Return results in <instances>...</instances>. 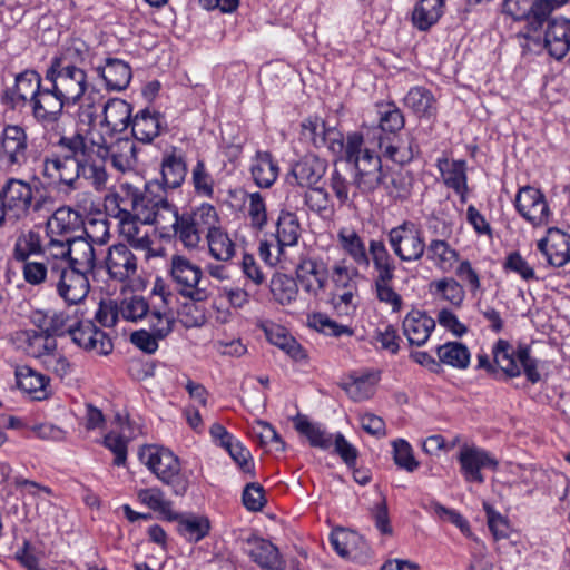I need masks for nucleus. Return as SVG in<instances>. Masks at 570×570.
<instances>
[{
  "label": "nucleus",
  "mask_w": 570,
  "mask_h": 570,
  "mask_svg": "<svg viewBox=\"0 0 570 570\" xmlns=\"http://www.w3.org/2000/svg\"><path fill=\"white\" fill-rule=\"evenodd\" d=\"M159 237L166 242H180L187 249H195L199 246L202 238L189 220V216L179 212L174 205L167 216L160 219L158 227Z\"/></svg>",
  "instance_id": "4468645a"
},
{
  "label": "nucleus",
  "mask_w": 570,
  "mask_h": 570,
  "mask_svg": "<svg viewBox=\"0 0 570 570\" xmlns=\"http://www.w3.org/2000/svg\"><path fill=\"white\" fill-rule=\"evenodd\" d=\"M81 215L70 207L58 208L47 222V234L49 237H63L73 239L78 237L77 232L82 228Z\"/></svg>",
  "instance_id": "bb28decb"
},
{
  "label": "nucleus",
  "mask_w": 570,
  "mask_h": 570,
  "mask_svg": "<svg viewBox=\"0 0 570 570\" xmlns=\"http://www.w3.org/2000/svg\"><path fill=\"white\" fill-rule=\"evenodd\" d=\"M543 43L551 57L563 59L570 51V19L559 17L549 20Z\"/></svg>",
  "instance_id": "b1692460"
},
{
  "label": "nucleus",
  "mask_w": 570,
  "mask_h": 570,
  "mask_svg": "<svg viewBox=\"0 0 570 570\" xmlns=\"http://www.w3.org/2000/svg\"><path fill=\"white\" fill-rule=\"evenodd\" d=\"M178 530L189 542H198L208 535L210 522L206 517H181L178 518Z\"/></svg>",
  "instance_id": "5fc2aeb1"
},
{
  "label": "nucleus",
  "mask_w": 570,
  "mask_h": 570,
  "mask_svg": "<svg viewBox=\"0 0 570 570\" xmlns=\"http://www.w3.org/2000/svg\"><path fill=\"white\" fill-rule=\"evenodd\" d=\"M514 206L520 216L533 227L547 226L551 222L552 212L544 194L538 188L521 187L517 193Z\"/></svg>",
  "instance_id": "2eb2a0df"
},
{
  "label": "nucleus",
  "mask_w": 570,
  "mask_h": 570,
  "mask_svg": "<svg viewBox=\"0 0 570 570\" xmlns=\"http://www.w3.org/2000/svg\"><path fill=\"white\" fill-rule=\"evenodd\" d=\"M169 275L178 293L194 302H204L209 297L206 287H202L203 271L184 255L175 254L170 257Z\"/></svg>",
  "instance_id": "9d476101"
},
{
  "label": "nucleus",
  "mask_w": 570,
  "mask_h": 570,
  "mask_svg": "<svg viewBox=\"0 0 570 570\" xmlns=\"http://www.w3.org/2000/svg\"><path fill=\"white\" fill-rule=\"evenodd\" d=\"M570 0H531V10L527 18V28L529 31H537L542 24L548 21L551 11L554 8L568 3Z\"/></svg>",
  "instance_id": "6e6d98bb"
},
{
  "label": "nucleus",
  "mask_w": 570,
  "mask_h": 570,
  "mask_svg": "<svg viewBox=\"0 0 570 570\" xmlns=\"http://www.w3.org/2000/svg\"><path fill=\"white\" fill-rule=\"evenodd\" d=\"M436 355L440 363L459 370L468 368L471 357L469 348L461 342H446L439 345Z\"/></svg>",
  "instance_id": "de8ad7c7"
},
{
  "label": "nucleus",
  "mask_w": 570,
  "mask_h": 570,
  "mask_svg": "<svg viewBox=\"0 0 570 570\" xmlns=\"http://www.w3.org/2000/svg\"><path fill=\"white\" fill-rule=\"evenodd\" d=\"M145 320H147L149 331L154 333L156 337H166L173 331L175 322L170 312H161L157 308L149 309Z\"/></svg>",
  "instance_id": "338daca9"
},
{
  "label": "nucleus",
  "mask_w": 570,
  "mask_h": 570,
  "mask_svg": "<svg viewBox=\"0 0 570 570\" xmlns=\"http://www.w3.org/2000/svg\"><path fill=\"white\" fill-rule=\"evenodd\" d=\"M139 460L176 497H184L190 485L189 474L181 470L179 458L169 449L145 445L139 450Z\"/></svg>",
  "instance_id": "20e7f679"
},
{
  "label": "nucleus",
  "mask_w": 570,
  "mask_h": 570,
  "mask_svg": "<svg viewBox=\"0 0 570 570\" xmlns=\"http://www.w3.org/2000/svg\"><path fill=\"white\" fill-rule=\"evenodd\" d=\"M342 249L357 265L367 268L370 266V248L355 230H341L337 235Z\"/></svg>",
  "instance_id": "a19ab883"
},
{
  "label": "nucleus",
  "mask_w": 570,
  "mask_h": 570,
  "mask_svg": "<svg viewBox=\"0 0 570 570\" xmlns=\"http://www.w3.org/2000/svg\"><path fill=\"white\" fill-rule=\"evenodd\" d=\"M69 336L76 345L97 355L106 356L114 350L111 338L90 320L77 318V324L73 325Z\"/></svg>",
  "instance_id": "a211bd4d"
},
{
  "label": "nucleus",
  "mask_w": 570,
  "mask_h": 570,
  "mask_svg": "<svg viewBox=\"0 0 570 570\" xmlns=\"http://www.w3.org/2000/svg\"><path fill=\"white\" fill-rule=\"evenodd\" d=\"M381 186L392 198L406 200L412 193L413 175L407 170L385 171Z\"/></svg>",
  "instance_id": "ea45409f"
},
{
  "label": "nucleus",
  "mask_w": 570,
  "mask_h": 570,
  "mask_svg": "<svg viewBox=\"0 0 570 570\" xmlns=\"http://www.w3.org/2000/svg\"><path fill=\"white\" fill-rule=\"evenodd\" d=\"M77 314L70 313L69 311H51L49 326L46 327L45 332L48 336L56 340V337H62L70 335L73 325L77 324Z\"/></svg>",
  "instance_id": "4d7b16f0"
},
{
  "label": "nucleus",
  "mask_w": 570,
  "mask_h": 570,
  "mask_svg": "<svg viewBox=\"0 0 570 570\" xmlns=\"http://www.w3.org/2000/svg\"><path fill=\"white\" fill-rule=\"evenodd\" d=\"M493 363L487 354L478 355V367L485 370L497 377L499 370L509 379L518 377L523 373L531 384L541 380L539 360L531 355V347L520 343L517 347L505 340H498L492 347Z\"/></svg>",
  "instance_id": "f03ea898"
},
{
  "label": "nucleus",
  "mask_w": 570,
  "mask_h": 570,
  "mask_svg": "<svg viewBox=\"0 0 570 570\" xmlns=\"http://www.w3.org/2000/svg\"><path fill=\"white\" fill-rule=\"evenodd\" d=\"M425 249L428 258L435 262L441 268L445 265H451L452 262L459 258V253L445 240L433 239L428 246L425 245Z\"/></svg>",
  "instance_id": "e2e57ef3"
},
{
  "label": "nucleus",
  "mask_w": 570,
  "mask_h": 570,
  "mask_svg": "<svg viewBox=\"0 0 570 570\" xmlns=\"http://www.w3.org/2000/svg\"><path fill=\"white\" fill-rule=\"evenodd\" d=\"M429 291L432 295L441 297L455 307H460L465 297L463 286L453 277L432 281L429 284Z\"/></svg>",
  "instance_id": "09e8293b"
},
{
  "label": "nucleus",
  "mask_w": 570,
  "mask_h": 570,
  "mask_svg": "<svg viewBox=\"0 0 570 570\" xmlns=\"http://www.w3.org/2000/svg\"><path fill=\"white\" fill-rule=\"evenodd\" d=\"M293 422L295 430L308 440L311 446L324 451L333 446L335 434L323 429L321 424L313 423L305 415L301 414H297Z\"/></svg>",
  "instance_id": "e433bc0d"
},
{
  "label": "nucleus",
  "mask_w": 570,
  "mask_h": 570,
  "mask_svg": "<svg viewBox=\"0 0 570 570\" xmlns=\"http://www.w3.org/2000/svg\"><path fill=\"white\" fill-rule=\"evenodd\" d=\"M301 225L296 214L282 210L277 219V243L284 246L296 245L299 238Z\"/></svg>",
  "instance_id": "3c124183"
},
{
  "label": "nucleus",
  "mask_w": 570,
  "mask_h": 570,
  "mask_svg": "<svg viewBox=\"0 0 570 570\" xmlns=\"http://www.w3.org/2000/svg\"><path fill=\"white\" fill-rule=\"evenodd\" d=\"M138 499L150 510L158 512L164 520L175 521L179 518V513L173 510V502L165 499L164 492L158 488L139 490Z\"/></svg>",
  "instance_id": "c03bdc74"
},
{
  "label": "nucleus",
  "mask_w": 570,
  "mask_h": 570,
  "mask_svg": "<svg viewBox=\"0 0 570 570\" xmlns=\"http://www.w3.org/2000/svg\"><path fill=\"white\" fill-rule=\"evenodd\" d=\"M191 184L196 195L207 198L214 197V178L203 159H198L191 169Z\"/></svg>",
  "instance_id": "bf43d9fd"
},
{
  "label": "nucleus",
  "mask_w": 570,
  "mask_h": 570,
  "mask_svg": "<svg viewBox=\"0 0 570 570\" xmlns=\"http://www.w3.org/2000/svg\"><path fill=\"white\" fill-rule=\"evenodd\" d=\"M327 167L326 159L315 154H306L292 165L287 174V183L306 189L317 186L325 176Z\"/></svg>",
  "instance_id": "6ab92c4d"
},
{
  "label": "nucleus",
  "mask_w": 570,
  "mask_h": 570,
  "mask_svg": "<svg viewBox=\"0 0 570 570\" xmlns=\"http://www.w3.org/2000/svg\"><path fill=\"white\" fill-rule=\"evenodd\" d=\"M246 554L263 570L285 569V560L282 558L278 548L271 541L253 535L246 540Z\"/></svg>",
  "instance_id": "5701e85b"
},
{
  "label": "nucleus",
  "mask_w": 570,
  "mask_h": 570,
  "mask_svg": "<svg viewBox=\"0 0 570 570\" xmlns=\"http://www.w3.org/2000/svg\"><path fill=\"white\" fill-rule=\"evenodd\" d=\"M250 174L259 188H269L278 177L279 167L269 151L258 150L252 160Z\"/></svg>",
  "instance_id": "f704fd0d"
},
{
  "label": "nucleus",
  "mask_w": 570,
  "mask_h": 570,
  "mask_svg": "<svg viewBox=\"0 0 570 570\" xmlns=\"http://www.w3.org/2000/svg\"><path fill=\"white\" fill-rule=\"evenodd\" d=\"M109 158L118 171L132 170L138 163L135 141L125 137L108 145L104 138L95 141L79 131L62 135L43 157L41 176L63 190H77L81 178L96 190H102L109 178Z\"/></svg>",
  "instance_id": "f257e3e1"
},
{
  "label": "nucleus",
  "mask_w": 570,
  "mask_h": 570,
  "mask_svg": "<svg viewBox=\"0 0 570 570\" xmlns=\"http://www.w3.org/2000/svg\"><path fill=\"white\" fill-rule=\"evenodd\" d=\"M131 200L132 214L139 223L155 225L156 229L161 217L165 218L175 205L168 200L167 191L157 179L146 183L142 191L135 187Z\"/></svg>",
  "instance_id": "0eeeda50"
},
{
  "label": "nucleus",
  "mask_w": 570,
  "mask_h": 570,
  "mask_svg": "<svg viewBox=\"0 0 570 570\" xmlns=\"http://www.w3.org/2000/svg\"><path fill=\"white\" fill-rule=\"evenodd\" d=\"M304 204L321 218H330L334 214V204L324 186L307 188L304 193Z\"/></svg>",
  "instance_id": "8fccbe9b"
},
{
  "label": "nucleus",
  "mask_w": 570,
  "mask_h": 570,
  "mask_svg": "<svg viewBox=\"0 0 570 570\" xmlns=\"http://www.w3.org/2000/svg\"><path fill=\"white\" fill-rule=\"evenodd\" d=\"M402 327L410 345L422 346L435 328V321L425 312L413 309L403 320Z\"/></svg>",
  "instance_id": "c756f323"
},
{
  "label": "nucleus",
  "mask_w": 570,
  "mask_h": 570,
  "mask_svg": "<svg viewBox=\"0 0 570 570\" xmlns=\"http://www.w3.org/2000/svg\"><path fill=\"white\" fill-rule=\"evenodd\" d=\"M110 278L126 282L137 272V257L125 244H116L109 247L105 261Z\"/></svg>",
  "instance_id": "4be33fe9"
},
{
  "label": "nucleus",
  "mask_w": 570,
  "mask_h": 570,
  "mask_svg": "<svg viewBox=\"0 0 570 570\" xmlns=\"http://www.w3.org/2000/svg\"><path fill=\"white\" fill-rule=\"evenodd\" d=\"M43 248L40 234L30 229L17 237L13 247V258L17 262H26L33 255H43Z\"/></svg>",
  "instance_id": "603ef678"
},
{
  "label": "nucleus",
  "mask_w": 570,
  "mask_h": 570,
  "mask_svg": "<svg viewBox=\"0 0 570 570\" xmlns=\"http://www.w3.org/2000/svg\"><path fill=\"white\" fill-rule=\"evenodd\" d=\"M327 181L338 204L341 206L347 204L350 200V189L352 183L350 181L347 175L337 167L336 161L334 163V167L328 176Z\"/></svg>",
  "instance_id": "69168bd1"
},
{
  "label": "nucleus",
  "mask_w": 570,
  "mask_h": 570,
  "mask_svg": "<svg viewBox=\"0 0 570 570\" xmlns=\"http://www.w3.org/2000/svg\"><path fill=\"white\" fill-rule=\"evenodd\" d=\"M364 135L358 131L347 134L346 161L355 168L353 184L362 194H371L384 180L382 159L379 154L364 147Z\"/></svg>",
  "instance_id": "7ed1b4c3"
},
{
  "label": "nucleus",
  "mask_w": 570,
  "mask_h": 570,
  "mask_svg": "<svg viewBox=\"0 0 570 570\" xmlns=\"http://www.w3.org/2000/svg\"><path fill=\"white\" fill-rule=\"evenodd\" d=\"M149 309L148 302L142 296L135 295L121 302L119 313L125 320L137 322L144 320Z\"/></svg>",
  "instance_id": "774afa93"
},
{
  "label": "nucleus",
  "mask_w": 570,
  "mask_h": 570,
  "mask_svg": "<svg viewBox=\"0 0 570 570\" xmlns=\"http://www.w3.org/2000/svg\"><path fill=\"white\" fill-rule=\"evenodd\" d=\"M161 181L165 190L177 189L185 181L187 175V164L181 153L177 148L164 154L160 164Z\"/></svg>",
  "instance_id": "c85d7f7f"
},
{
  "label": "nucleus",
  "mask_w": 570,
  "mask_h": 570,
  "mask_svg": "<svg viewBox=\"0 0 570 570\" xmlns=\"http://www.w3.org/2000/svg\"><path fill=\"white\" fill-rule=\"evenodd\" d=\"M65 107L70 105L56 91L52 85H42L29 106L32 118L41 125L57 122Z\"/></svg>",
  "instance_id": "dca6fc26"
},
{
  "label": "nucleus",
  "mask_w": 570,
  "mask_h": 570,
  "mask_svg": "<svg viewBox=\"0 0 570 570\" xmlns=\"http://www.w3.org/2000/svg\"><path fill=\"white\" fill-rule=\"evenodd\" d=\"M379 124L368 127L365 137L368 141L380 142L381 138H393L405 126V117L395 102L377 104Z\"/></svg>",
  "instance_id": "aec40b11"
},
{
  "label": "nucleus",
  "mask_w": 570,
  "mask_h": 570,
  "mask_svg": "<svg viewBox=\"0 0 570 570\" xmlns=\"http://www.w3.org/2000/svg\"><path fill=\"white\" fill-rule=\"evenodd\" d=\"M132 107L120 98H110L104 106V118L100 122L110 132H124L131 125Z\"/></svg>",
  "instance_id": "2f4dec72"
},
{
  "label": "nucleus",
  "mask_w": 570,
  "mask_h": 570,
  "mask_svg": "<svg viewBox=\"0 0 570 570\" xmlns=\"http://www.w3.org/2000/svg\"><path fill=\"white\" fill-rule=\"evenodd\" d=\"M392 445L393 460L399 468L412 473L420 466L419 461L414 458L413 449L407 441L397 439L392 442Z\"/></svg>",
  "instance_id": "0e129e2a"
},
{
  "label": "nucleus",
  "mask_w": 570,
  "mask_h": 570,
  "mask_svg": "<svg viewBox=\"0 0 570 570\" xmlns=\"http://www.w3.org/2000/svg\"><path fill=\"white\" fill-rule=\"evenodd\" d=\"M42 77L35 69H24L14 75L12 86H6L0 92V104L11 111H22L29 107L42 86Z\"/></svg>",
  "instance_id": "f8f14e48"
},
{
  "label": "nucleus",
  "mask_w": 570,
  "mask_h": 570,
  "mask_svg": "<svg viewBox=\"0 0 570 570\" xmlns=\"http://www.w3.org/2000/svg\"><path fill=\"white\" fill-rule=\"evenodd\" d=\"M404 104L420 117H432L436 114L435 99L425 87L411 88L404 98Z\"/></svg>",
  "instance_id": "49530a36"
},
{
  "label": "nucleus",
  "mask_w": 570,
  "mask_h": 570,
  "mask_svg": "<svg viewBox=\"0 0 570 570\" xmlns=\"http://www.w3.org/2000/svg\"><path fill=\"white\" fill-rule=\"evenodd\" d=\"M63 253L68 254L67 262L71 267H77L92 274L96 267V255L94 244L90 240L78 236L71 239V243Z\"/></svg>",
  "instance_id": "c9c22d12"
},
{
  "label": "nucleus",
  "mask_w": 570,
  "mask_h": 570,
  "mask_svg": "<svg viewBox=\"0 0 570 570\" xmlns=\"http://www.w3.org/2000/svg\"><path fill=\"white\" fill-rule=\"evenodd\" d=\"M461 473L466 482L484 483V475L481 469L497 471L499 462L488 451L475 445L464 444L458 455Z\"/></svg>",
  "instance_id": "f3484780"
},
{
  "label": "nucleus",
  "mask_w": 570,
  "mask_h": 570,
  "mask_svg": "<svg viewBox=\"0 0 570 570\" xmlns=\"http://www.w3.org/2000/svg\"><path fill=\"white\" fill-rule=\"evenodd\" d=\"M97 75L104 80L107 90H125L132 78L131 67L118 58H106L104 65L96 67Z\"/></svg>",
  "instance_id": "cd10ccee"
},
{
  "label": "nucleus",
  "mask_w": 570,
  "mask_h": 570,
  "mask_svg": "<svg viewBox=\"0 0 570 570\" xmlns=\"http://www.w3.org/2000/svg\"><path fill=\"white\" fill-rule=\"evenodd\" d=\"M308 325L317 332L334 337H340L342 335L352 336L354 333L351 327L338 324L323 313H314L309 315Z\"/></svg>",
  "instance_id": "13d9d810"
},
{
  "label": "nucleus",
  "mask_w": 570,
  "mask_h": 570,
  "mask_svg": "<svg viewBox=\"0 0 570 570\" xmlns=\"http://www.w3.org/2000/svg\"><path fill=\"white\" fill-rule=\"evenodd\" d=\"M16 347L24 354L36 358H42L48 352L57 350V341L43 332L37 330H19L12 334Z\"/></svg>",
  "instance_id": "393cba45"
},
{
  "label": "nucleus",
  "mask_w": 570,
  "mask_h": 570,
  "mask_svg": "<svg viewBox=\"0 0 570 570\" xmlns=\"http://www.w3.org/2000/svg\"><path fill=\"white\" fill-rule=\"evenodd\" d=\"M436 167L445 186L461 195L464 200V195L468 191L465 160H449L446 157H442L436 160Z\"/></svg>",
  "instance_id": "473e14b6"
},
{
  "label": "nucleus",
  "mask_w": 570,
  "mask_h": 570,
  "mask_svg": "<svg viewBox=\"0 0 570 570\" xmlns=\"http://www.w3.org/2000/svg\"><path fill=\"white\" fill-rule=\"evenodd\" d=\"M271 289L276 301L282 305L291 304L296 299L298 293L297 283L286 275L273 277Z\"/></svg>",
  "instance_id": "680f3d73"
},
{
  "label": "nucleus",
  "mask_w": 570,
  "mask_h": 570,
  "mask_svg": "<svg viewBox=\"0 0 570 570\" xmlns=\"http://www.w3.org/2000/svg\"><path fill=\"white\" fill-rule=\"evenodd\" d=\"M45 82L52 85L56 91L70 105H77L86 94L89 81L83 67L51 61L45 75Z\"/></svg>",
  "instance_id": "6e6552de"
},
{
  "label": "nucleus",
  "mask_w": 570,
  "mask_h": 570,
  "mask_svg": "<svg viewBox=\"0 0 570 570\" xmlns=\"http://www.w3.org/2000/svg\"><path fill=\"white\" fill-rule=\"evenodd\" d=\"M317 142L322 144V147H326L333 156L346 160L347 137L345 138L337 128L326 126L322 138H318Z\"/></svg>",
  "instance_id": "052dcab7"
},
{
  "label": "nucleus",
  "mask_w": 570,
  "mask_h": 570,
  "mask_svg": "<svg viewBox=\"0 0 570 570\" xmlns=\"http://www.w3.org/2000/svg\"><path fill=\"white\" fill-rule=\"evenodd\" d=\"M161 114L145 108L138 111L131 120L132 137L144 144H150L163 130Z\"/></svg>",
  "instance_id": "7c9ffc66"
},
{
  "label": "nucleus",
  "mask_w": 570,
  "mask_h": 570,
  "mask_svg": "<svg viewBox=\"0 0 570 570\" xmlns=\"http://www.w3.org/2000/svg\"><path fill=\"white\" fill-rule=\"evenodd\" d=\"M35 188L29 181L20 178H8L0 188L1 204L8 212V220H20L27 218L31 213H39L43 209L50 197L35 195Z\"/></svg>",
  "instance_id": "423d86ee"
},
{
  "label": "nucleus",
  "mask_w": 570,
  "mask_h": 570,
  "mask_svg": "<svg viewBox=\"0 0 570 570\" xmlns=\"http://www.w3.org/2000/svg\"><path fill=\"white\" fill-rule=\"evenodd\" d=\"M296 278L306 293L317 296L327 284V265L322 259L304 258L296 267Z\"/></svg>",
  "instance_id": "412c9836"
},
{
  "label": "nucleus",
  "mask_w": 570,
  "mask_h": 570,
  "mask_svg": "<svg viewBox=\"0 0 570 570\" xmlns=\"http://www.w3.org/2000/svg\"><path fill=\"white\" fill-rule=\"evenodd\" d=\"M370 264H373V286L379 302L390 305L399 313L403 307L402 296L395 292L392 283L395 278L396 262L382 240H370Z\"/></svg>",
  "instance_id": "39448f33"
},
{
  "label": "nucleus",
  "mask_w": 570,
  "mask_h": 570,
  "mask_svg": "<svg viewBox=\"0 0 570 570\" xmlns=\"http://www.w3.org/2000/svg\"><path fill=\"white\" fill-rule=\"evenodd\" d=\"M376 146L383 157L402 166L410 164L420 154V147L415 138L407 136L402 139L400 134L393 138H381Z\"/></svg>",
  "instance_id": "a878e982"
},
{
  "label": "nucleus",
  "mask_w": 570,
  "mask_h": 570,
  "mask_svg": "<svg viewBox=\"0 0 570 570\" xmlns=\"http://www.w3.org/2000/svg\"><path fill=\"white\" fill-rule=\"evenodd\" d=\"M210 255L217 259L227 262L235 255V244L220 226L206 235Z\"/></svg>",
  "instance_id": "864d4df0"
},
{
  "label": "nucleus",
  "mask_w": 570,
  "mask_h": 570,
  "mask_svg": "<svg viewBox=\"0 0 570 570\" xmlns=\"http://www.w3.org/2000/svg\"><path fill=\"white\" fill-rule=\"evenodd\" d=\"M551 240L548 263L554 267H562L570 262V235L558 227L548 228Z\"/></svg>",
  "instance_id": "a18cd8bd"
},
{
  "label": "nucleus",
  "mask_w": 570,
  "mask_h": 570,
  "mask_svg": "<svg viewBox=\"0 0 570 570\" xmlns=\"http://www.w3.org/2000/svg\"><path fill=\"white\" fill-rule=\"evenodd\" d=\"M444 12L443 0H419L412 12V22L420 31H428Z\"/></svg>",
  "instance_id": "4c0bfd02"
},
{
  "label": "nucleus",
  "mask_w": 570,
  "mask_h": 570,
  "mask_svg": "<svg viewBox=\"0 0 570 570\" xmlns=\"http://www.w3.org/2000/svg\"><path fill=\"white\" fill-rule=\"evenodd\" d=\"M380 381L379 373L366 371L363 373H353L348 381L341 384L348 397L354 402H362L372 397L375 393V386Z\"/></svg>",
  "instance_id": "72a5a7b5"
},
{
  "label": "nucleus",
  "mask_w": 570,
  "mask_h": 570,
  "mask_svg": "<svg viewBox=\"0 0 570 570\" xmlns=\"http://www.w3.org/2000/svg\"><path fill=\"white\" fill-rule=\"evenodd\" d=\"M135 191V186L129 183L119 185V190L106 197V209L109 215L115 218H131V194Z\"/></svg>",
  "instance_id": "79ce46f5"
},
{
  "label": "nucleus",
  "mask_w": 570,
  "mask_h": 570,
  "mask_svg": "<svg viewBox=\"0 0 570 570\" xmlns=\"http://www.w3.org/2000/svg\"><path fill=\"white\" fill-rule=\"evenodd\" d=\"M16 379L19 389L30 394L36 400L47 397L46 387L49 384V377L38 373L29 366H21L16 370Z\"/></svg>",
  "instance_id": "58836bf2"
},
{
  "label": "nucleus",
  "mask_w": 570,
  "mask_h": 570,
  "mask_svg": "<svg viewBox=\"0 0 570 570\" xmlns=\"http://www.w3.org/2000/svg\"><path fill=\"white\" fill-rule=\"evenodd\" d=\"M85 271L71 267L67 261H59L51 265L50 286L55 287L58 295L69 305L82 302L89 291V275Z\"/></svg>",
  "instance_id": "1a4fd4ad"
},
{
  "label": "nucleus",
  "mask_w": 570,
  "mask_h": 570,
  "mask_svg": "<svg viewBox=\"0 0 570 570\" xmlns=\"http://www.w3.org/2000/svg\"><path fill=\"white\" fill-rule=\"evenodd\" d=\"M31 145L27 128L18 124H4L0 130V166L21 168L28 163Z\"/></svg>",
  "instance_id": "9b49d317"
},
{
  "label": "nucleus",
  "mask_w": 570,
  "mask_h": 570,
  "mask_svg": "<svg viewBox=\"0 0 570 570\" xmlns=\"http://www.w3.org/2000/svg\"><path fill=\"white\" fill-rule=\"evenodd\" d=\"M184 213L186 216H189L190 223L200 237L204 233L208 235L219 226L218 213L216 208L208 203H203L196 208L184 209Z\"/></svg>",
  "instance_id": "37998d69"
},
{
  "label": "nucleus",
  "mask_w": 570,
  "mask_h": 570,
  "mask_svg": "<svg viewBox=\"0 0 570 570\" xmlns=\"http://www.w3.org/2000/svg\"><path fill=\"white\" fill-rule=\"evenodd\" d=\"M389 244L402 262H414L422 258L425 242L420 227L413 222L405 220L393 227L389 234Z\"/></svg>",
  "instance_id": "ddd939ff"
}]
</instances>
